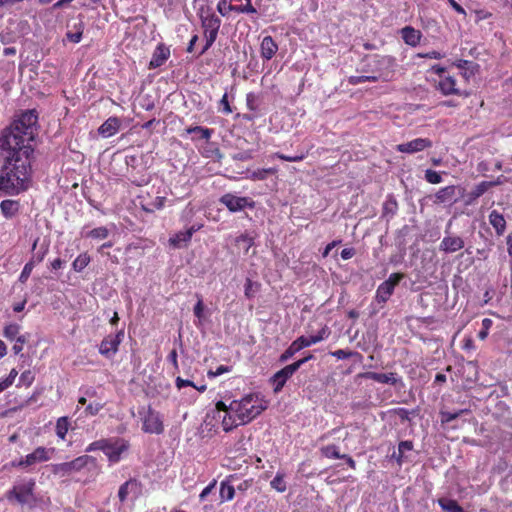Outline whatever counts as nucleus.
Masks as SVG:
<instances>
[{
	"instance_id": "nucleus-50",
	"label": "nucleus",
	"mask_w": 512,
	"mask_h": 512,
	"mask_svg": "<svg viewBox=\"0 0 512 512\" xmlns=\"http://www.w3.org/2000/svg\"><path fill=\"white\" fill-rule=\"evenodd\" d=\"M425 180L430 184H439L442 182V177L439 172L432 169H427L425 171Z\"/></svg>"
},
{
	"instance_id": "nucleus-45",
	"label": "nucleus",
	"mask_w": 512,
	"mask_h": 512,
	"mask_svg": "<svg viewBox=\"0 0 512 512\" xmlns=\"http://www.w3.org/2000/svg\"><path fill=\"white\" fill-rule=\"evenodd\" d=\"M34 267H35L34 261H28L25 264V266L23 267V269H22V271L20 273V276L18 278V281L21 284H25L28 281V279H29V277H30Z\"/></svg>"
},
{
	"instance_id": "nucleus-52",
	"label": "nucleus",
	"mask_w": 512,
	"mask_h": 512,
	"mask_svg": "<svg viewBox=\"0 0 512 512\" xmlns=\"http://www.w3.org/2000/svg\"><path fill=\"white\" fill-rule=\"evenodd\" d=\"M34 379H35L34 373L31 370H26L21 373L19 381H20V384H23L26 387H29L34 382Z\"/></svg>"
},
{
	"instance_id": "nucleus-31",
	"label": "nucleus",
	"mask_w": 512,
	"mask_h": 512,
	"mask_svg": "<svg viewBox=\"0 0 512 512\" xmlns=\"http://www.w3.org/2000/svg\"><path fill=\"white\" fill-rule=\"evenodd\" d=\"M413 442L410 440L401 441L398 444V453L393 452L392 458H395L398 465H402V463L405 461V453L408 451L413 450Z\"/></svg>"
},
{
	"instance_id": "nucleus-18",
	"label": "nucleus",
	"mask_w": 512,
	"mask_h": 512,
	"mask_svg": "<svg viewBox=\"0 0 512 512\" xmlns=\"http://www.w3.org/2000/svg\"><path fill=\"white\" fill-rule=\"evenodd\" d=\"M361 377L373 380L378 383L382 384H390V385H396L398 382L401 381L400 378H397V374L390 372V373H378V372H365L360 374Z\"/></svg>"
},
{
	"instance_id": "nucleus-56",
	"label": "nucleus",
	"mask_w": 512,
	"mask_h": 512,
	"mask_svg": "<svg viewBox=\"0 0 512 512\" xmlns=\"http://www.w3.org/2000/svg\"><path fill=\"white\" fill-rule=\"evenodd\" d=\"M27 342V338L24 335H20L16 338V342L12 347L15 354H19L23 350L24 344Z\"/></svg>"
},
{
	"instance_id": "nucleus-63",
	"label": "nucleus",
	"mask_w": 512,
	"mask_h": 512,
	"mask_svg": "<svg viewBox=\"0 0 512 512\" xmlns=\"http://www.w3.org/2000/svg\"><path fill=\"white\" fill-rule=\"evenodd\" d=\"M18 375V372L16 369H12L9 373V375L6 377V379L2 380L4 382V384H6L7 387H10L14 381H15V378L17 377Z\"/></svg>"
},
{
	"instance_id": "nucleus-5",
	"label": "nucleus",
	"mask_w": 512,
	"mask_h": 512,
	"mask_svg": "<svg viewBox=\"0 0 512 512\" xmlns=\"http://www.w3.org/2000/svg\"><path fill=\"white\" fill-rule=\"evenodd\" d=\"M96 459L89 455L79 456L72 461L53 464L51 471L54 475L59 477H67L73 473L80 472L89 463L95 464Z\"/></svg>"
},
{
	"instance_id": "nucleus-58",
	"label": "nucleus",
	"mask_w": 512,
	"mask_h": 512,
	"mask_svg": "<svg viewBox=\"0 0 512 512\" xmlns=\"http://www.w3.org/2000/svg\"><path fill=\"white\" fill-rule=\"evenodd\" d=\"M219 105L222 106V112L224 114L228 115L233 112V110L229 104L227 93H224V95L222 96V98L219 101Z\"/></svg>"
},
{
	"instance_id": "nucleus-24",
	"label": "nucleus",
	"mask_w": 512,
	"mask_h": 512,
	"mask_svg": "<svg viewBox=\"0 0 512 512\" xmlns=\"http://www.w3.org/2000/svg\"><path fill=\"white\" fill-rule=\"evenodd\" d=\"M494 185L491 181H482L477 184L467 195L465 205H472L479 197H481L490 187Z\"/></svg>"
},
{
	"instance_id": "nucleus-46",
	"label": "nucleus",
	"mask_w": 512,
	"mask_h": 512,
	"mask_svg": "<svg viewBox=\"0 0 512 512\" xmlns=\"http://www.w3.org/2000/svg\"><path fill=\"white\" fill-rule=\"evenodd\" d=\"M104 407L105 403L92 402L86 405L84 412L86 416H96Z\"/></svg>"
},
{
	"instance_id": "nucleus-28",
	"label": "nucleus",
	"mask_w": 512,
	"mask_h": 512,
	"mask_svg": "<svg viewBox=\"0 0 512 512\" xmlns=\"http://www.w3.org/2000/svg\"><path fill=\"white\" fill-rule=\"evenodd\" d=\"M453 66L461 70V74L466 80H469L472 76L475 75L476 68L478 67V65L473 61L463 59L455 61Z\"/></svg>"
},
{
	"instance_id": "nucleus-16",
	"label": "nucleus",
	"mask_w": 512,
	"mask_h": 512,
	"mask_svg": "<svg viewBox=\"0 0 512 512\" xmlns=\"http://www.w3.org/2000/svg\"><path fill=\"white\" fill-rule=\"evenodd\" d=\"M200 226H191L189 229L185 231H179L174 236L170 237L169 243L174 248H181L190 242L193 234L198 231Z\"/></svg>"
},
{
	"instance_id": "nucleus-54",
	"label": "nucleus",
	"mask_w": 512,
	"mask_h": 512,
	"mask_svg": "<svg viewBox=\"0 0 512 512\" xmlns=\"http://www.w3.org/2000/svg\"><path fill=\"white\" fill-rule=\"evenodd\" d=\"M232 371V367L231 366H226V365H220L216 368V370H209L207 372V376L209 378H215L217 376H220L224 373H229Z\"/></svg>"
},
{
	"instance_id": "nucleus-9",
	"label": "nucleus",
	"mask_w": 512,
	"mask_h": 512,
	"mask_svg": "<svg viewBox=\"0 0 512 512\" xmlns=\"http://www.w3.org/2000/svg\"><path fill=\"white\" fill-rule=\"evenodd\" d=\"M142 430L149 434H162L164 424L159 412L155 411L151 405H148L145 415L142 418Z\"/></svg>"
},
{
	"instance_id": "nucleus-14",
	"label": "nucleus",
	"mask_w": 512,
	"mask_h": 512,
	"mask_svg": "<svg viewBox=\"0 0 512 512\" xmlns=\"http://www.w3.org/2000/svg\"><path fill=\"white\" fill-rule=\"evenodd\" d=\"M457 186L449 185L446 187L440 188L434 195L433 203L436 205L449 203L450 205L456 202Z\"/></svg>"
},
{
	"instance_id": "nucleus-43",
	"label": "nucleus",
	"mask_w": 512,
	"mask_h": 512,
	"mask_svg": "<svg viewBox=\"0 0 512 512\" xmlns=\"http://www.w3.org/2000/svg\"><path fill=\"white\" fill-rule=\"evenodd\" d=\"M236 244L238 246H241L243 247L245 253H247L249 251V249L254 245V239L253 237H251L249 234L247 233H244V234H241L240 236H238L235 240Z\"/></svg>"
},
{
	"instance_id": "nucleus-62",
	"label": "nucleus",
	"mask_w": 512,
	"mask_h": 512,
	"mask_svg": "<svg viewBox=\"0 0 512 512\" xmlns=\"http://www.w3.org/2000/svg\"><path fill=\"white\" fill-rule=\"evenodd\" d=\"M178 355L176 349H173L167 356V360L172 364L175 370H178Z\"/></svg>"
},
{
	"instance_id": "nucleus-49",
	"label": "nucleus",
	"mask_w": 512,
	"mask_h": 512,
	"mask_svg": "<svg viewBox=\"0 0 512 512\" xmlns=\"http://www.w3.org/2000/svg\"><path fill=\"white\" fill-rule=\"evenodd\" d=\"M493 325V321L490 319V318H484L482 320V328L481 330L478 332V338L480 340H485L489 334V330L491 329Z\"/></svg>"
},
{
	"instance_id": "nucleus-25",
	"label": "nucleus",
	"mask_w": 512,
	"mask_h": 512,
	"mask_svg": "<svg viewBox=\"0 0 512 512\" xmlns=\"http://www.w3.org/2000/svg\"><path fill=\"white\" fill-rule=\"evenodd\" d=\"M39 240V237H37L32 245L33 254L29 261H34V265L41 263L49 252L48 242H43L40 244L39 248H37Z\"/></svg>"
},
{
	"instance_id": "nucleus-1",
	"label": "nucleus",
	"mask_w": 512,
	"mask_h": 512,
	"mask_svg": "<svg viewBox=\"0 0 512 512\" xmlns=\"http://www.w3.org/2000/svg\"><path fill=\"white\" fill-rule=\"evenodd\" d=\"M38 114L26 110L0 132V191L14 195L28 189L31 178V143L37 135Z\"/></svg>"
},
{
	"instance_id": "nucleus-59",
	"label": "nucleus",
	"mask_w": 512,
	"mask_h": 512,
	"mask_svg": "<svg viewBox=\"0 0 512 512\" xmlns=\"http://www.w3.org/2000/svg\"><path fill=\"white\" fill-rule=\"evenodd\" d=\"M66 38L71 43H79L82 39L81 32H74L72 30H68L66 32Z\"/></svg>"
},
{
	"instance_id": "nucleus-48",
	"label": "nucleus",
	"mask_w": 512,
	"mask_h": 512,
	"mask_svg": "<svg viewBox=\"0 0 512 512\" xmlns=\"http://www.w3.org/2000/svg\"><path fill=\"white\" fill-rule=\"evenodd\" d=\"M330 354L341 360V359H348V358H351L353 356H359L361 357V355L358 353V352H355V351H350V350H344V349H339V350H335V351H332L330 352Z\"/></svg>"
},
{
	"instance_id": "nucleus-47",
	"label": "nucleus",
	"mask_w": 512,
	"mask_h": 512,
	"mask_svg": "<svg viewBox=\"0 0 512 512\" xmlns=\"http://www.w3.org/2000/svg\"><path fill=\"white\" fill-rule=\"evenodd\" d=\"M469 410L463 409L456 412H447V411H441V421L443 423H449L455 419H457L461 414L467 413Z\"/></svg>"
},
{
	"instance_id": "nucleus-37",
	"label": "nucleus",
	"mask_w": 512,
	"mask_h": 512,
	"mask_svg": "<svg viewBox=\"0 0 512 512\" xmlns=\"http://www.w3.org/2000/svg\"><path fill=\"white\" fill-rule=\"evenodd\" d=\"M276 173H277V168H275V167L257 169L250 174L249 179H251L253 181L265 180L269 174L273 175Z\"/></svg>"
},
{
	"instance_id": "nucleus-38",
	"label": "nucleus",
	"mask_w": 512,
	"mask_h": 512,
	"mask_svg": "<svg viewBox=\"0 0 512 512\" xmlns=\"http://www.w3.org/2000/svg\"><path fill=\"white\" fill-rule=\"evenodd\" d=\"M321 454L330 459H340L343 454H340L339 447L335 444H330L323 446L321 449Z\"/></svg>"
},
{
	"instance_id": "nucleus-36",
	"label": "nucleus",
	"mask_w": 512,
	"mask_h": 512,
	"mask_svg": "<svg viewBox=\"0 0 512 512\" xmlns=\"http://www.w3.org/2000/svg\"><path fill=\"white\" fill-rule=\"evenodd\" d=\"M109 234V229L104 226H101L88 231L85 234V237L93 240H104L108 238Z\"/></svg>"
},
{
	"instance_id": "nucleus-39",
	"label": "nucleus",
	"mask_w": 512,
	"mask_h": 512,
	"mask_svg": "<svg viewBox=\"0 0 512 512\" xmlns=\"http://www.w3.org/2000/svg\"><path fill=\"white\" fill-rule=\"evenodd\" d=\"M229 9H234V12L241 14L254 15L257 14L256 8L252 5L251 0H245V4L230 6Z\"/></svg>"
},
{
	"instance_id": "nucleus-51",
	"label": "nucleus",
	"mask_w": 512,
	"mask_h": 512,
	"mask_svg": "<svg viewBox=\"0 0 512 512\" xmlns=\"http://www.w3.org/2000/svg\"><path fill=\"white\" fill-rule=\"evenodd\" d=\"M106 448H107V439H100V440L90 443L86 447L85 451L93 452V451L101 450V451L105 452Z\"/></svg>"
},
{
	"instance_id": "nucleus-23",
	"label": "nucleus",
	"mask_w": 512,
	"mask_h": 512,
	"mask_svg": "<svg viewBox=\"0 0 512 512\" xmlns=\"http://www.w3.org/2000/svg\"><path fill=\"white\" fill-rule=\"evenodd\" d=\"M140 488V483L135 478H130L126 482H124L118 490V498L121 503H124L127 500V497L130 493H137Z\"/></svg>"
},
{
	"instance_id": "nucleus-26",
	"label": "nucleus",
	"mask_w": 512,
	"mask_h": 512,
	"mask_svg": "<svg viewBox=\"0 0 512 512\" xmlns=\"http://www.w3.org/2000/svg\"><path fill=\"white\" fill-rule=\"evenodd\" d=\"M402 39L407 45L417 46L420 43L422 34L419 30L411 26H406L401 30Z\"/></svg>"
},
{
	"instance_id": "nucleus-33",
	"label": "nucleus",
	"mask_w": 512,
	"mask_h": 512,
	"mask_svg": "<svg viewBox=\"0 0 512 512\" xmlns=\"http://www.w3.org/2000/svg\"><path fill=\"white\" fill-rule=\"evenodd\" d=\"M379 79L388 80L387 77H384L381 73H378L373 75L350 76L348 78V83L351 85H358L364 82H376Z\"/></svg>"
},
{
	"instance_id": "nucleus-15",
	"label": "nucleus",
	"mask_w": 512,
	"mask_h": 512,
	"mask_svg": "<svg viewBox=\"0 0 512 512\" xmlns=\"http://www.w3.org/2000/svg\"><path fill=\"white\" fill-rule=\"evenodd\" d=\"M49 459V451L45 447H37L32 453L27 454L24 459L20 460L19 466H31Z\"/></svg>"
},
{
	"instance_id": "nucleus-4",
	"label": "nucleus",
	"mask_w": 512,
	"mask_h": 512,
	"mask_svg": "<svg viewBox=\"0 0 512 512\" xmlns=\"http://www.w3.org/2000/svg\"><path fill=\"white\" fill-rule=\"evenodd\" d=\"M330 335V330L327 326H324L321 330L318 331L316 335H312L309 337L300 336L296 340H294L290 346L280 355L279 361L281 363L286 362L288 359L293 357L300 350L309 347L313 344L321 342L322 340L328 338Z\"/></svg>"
},
{
	"instance_id": "nucleus-17",
	"label": "nucleus",
	"mask_w": 512,
	"mask_h": 512,
	"mask_svg": "<svg viewBox=\"0 0 512 512\" xmlns=\"http://www.w3.org/2000/svg\"><path fill=\"white\" fill-rule=\"evenodd\" d=\"M465 242L463 238L459 236H445L440 245L439 249L445 253H454L464 248Z\"/></svg>"
},
{
	"instance_id": "nucleus-42",
	"label": "nucleus",
	"mask_w": 512,
	"mask_h": 512,
	"mask_svg": "<svg viewBox=\"0 0 512 512\" xmlns=\"http://www.w3.org/2000/svg\"><path fill=\"white\" fill-rule=\"evenodd\" d=\"M244 294L247 299H252L255 296V293L260 288V283L253 282L250 278L246 279L245 286H244Z\"/></svg>"
},
{
	"instance_id": "nucleus-22",
	"label": "nucleus",
	"mask_w": 512,
	"mask_h": 512,
	"mask_svg": "<svg viewBox=\"0 0 512 512\" xmlns=\"http://www.w3.org/2000/svg\"><path fill=\"white\" fill-rule=\"evenodd\" d=\"M120 126H121V121L118 117H109L98 128V133L103 137H111L119 131Z\"/></svg>"
},
{
	"instance_id": "nucleus-20",
	"label": "nucleus",
	"mask_w": 512,
	"mask_h": 512,
	"mask_svg": "<svg viewBox=\"0 0 512 512\" xmlns=\"http://www.w3.org/2000/svg\"><path fill=\"white\" fill-rule=\"evenodd\" d=\"M261 99L260 96L254 92H249L246 94V106L249 111L253 112V114H243L242 118L246 121H253L257 113L260 109Z\"/></svg>"
},
{
	"instance_id": "nucleus-55",
	"label": "nucleus",
	"mask_w": 512,
	"mask_h": 512,
	"mask_svg": "<svg viewBox=\"0 0 512 512\" xmlns=\"http://www.w3.org/2000/svg\"><path fill=\"white\" fill-rule=\"evenodd\" d=\"M272 157H276L280 160L287 161V162H299L302 161L305 158V155H296V156H288L280 152H276L272 155Z\"/></svg>"
},
{
	"instance_id": "nucleus-12",
	"label": "nucleus",
	"mask_w": 512,
	"mask_h": 512,
	"mask_svg": "<svg viewBox=\"0 0 512 512\" xmlns=\"http://www.w3.org/2000/svg\"><path fill=\"white\" fill-rule=\"evenodd\" d=\"M433 143L428 138H416L409 142L398 144L396 150L401 153L413 154L431 148Z\"/></svg>"
},
{
	"instance_id": "nucleus-64",
	"label": "nucleus",
	"mask_w": 512,
	"mask_h": 512,
	"mask_svg": "<svg viewBox=\"0 0 512 512\" xmlns=\"http://www.w3.org/2000/svg\"><path fill=\"white\" fill-rule=\"evenodd\" d=\"M356 251L354 248H344L341 251V258L343 260L351 259L355 255Z\"/></svg>"
},
{
	"instance_id": "nucleus-41",
	"label": "nucleus",
	"mask_w": 512,
	"mask_h": 512,
	"mask_svg": "<svg viewBox=\"0 0 512 512\" xmlns=\"http://www.w3.org/2000/svg\"><path fill=\"white\" fill-rule=\"evenodd\" d=\"M235 488L227 484L225 481L221 482L220 485V497L222 501H230L234 498Z\"/></svg>"
},
{
	"instance_id": "nucleus-57",
	"label": "nucleus",
	"mask_w": 512,
	"mask_h": 512,
	"mask_svg": "<svg viewBox=\"0 0 512 512\" xmlns=\"http://www.w3.org/2000/svg\"><path fill=\"white\" fill-rule=\"evenodd\" d=\"M405 277L403 273L397 272L392 273L385 282L387 284H391L394 288L399 284V282Z\"/></svg>"
},
{
	"instance_id": "nucleus-34",
	"label": "nucleus",
	"mask_w": 512,
	"mask_h": 512,
	"mask_svg": "<svg viewBox=\"0 0 512 512\" xmlns=\"http://www.w3.org/2000/svg\"><path fill=\"white\" fill-rule=\"evenodd\" d=\"M69 427H70V422H69V418L67 416H62V417L58 418L56 421V427H55L56 435L61 440H65L67 432L69 430Z\"/></svg>"
},
{
	"instance_id": "nucleus-3",
	"label": "nucleus",
	"mask_w": 512,
	"mask_h": 512,
	"mask_svg": "<svg viewBox=\"0 0 512 512\" xmlns=\"http://www.w3.org/2000/svg\"><path fill=\"white\" fill-rule=\"evenodd\" d=\"M201 27L203 29V36L205 38V45L199 52V56L204 55L215 43L218 33L222 24L220 17L211 9L202 10L199 14Z\"/></svg>"
},
{
	"instance_id": "nucleus-35",
	"label": "nucleus",
	"mask_w": 512,
	"mask_h": 512,
	"mask_svg": "<svg viewBox=\"0 0 512 512\" xmlns=\"http://www.w3.org/2000/svg\"><path fill=\"white\" fill-rule=\"evenodd\" d=\"M91 262V257L87 252L79 254L72 263L75 272H82Z\"/></svg>"
},
{
	"instance_id": "nucleus-40",
	"label": "nucleus",
	"mask_w": 512,
	"mask_h": 512,
	"mask_svg": "<svg viewBox=\"0 0 512 512\" xmlns=\"http://www.w3.org/2000/svg\"><path fill=\"white\" fill-rule=\"evenodd\" d=\"M270 485L277 492L283 493L287 489L286 482L284 480V474L281 472H277L275 477L271 480Z\"/></svg>"
},
{
	"instance_id": "nucleus-27",
	"label": "nucleus",
	"mask_w": 512,
	"mask_h": 512,
	"mask_svg": "<svg viewBox=\"0 0 512 512\" xmlns=\"http://www.w3.org/2000/svg\"><path fill=\"white\" fill-rule=\"evenodd\" d=\"M489 223L495 229L498 236L503 235L506 229V220L500 212L492 210L489 214Z\"/></svg>"
},
{
	"instance_id": "nucleus-19",
	"label": "nucleus",
	"mask_w": 512,
	"mask_h": 512,
	"mask_svg": "<svg viewBox=\"0 0 512 512\" xmlns=\"http://www.w3.org/2000/svg\"><path fill=\"white\" fill-rule=\"evenodd\" d=\"M443 95H460V89L457 87L456 79L453 76L442 77L436 85Z\"/></svg>"
},
{
	"instance_id": "nucleus-32",
	"label": "nucleus",
	"mask_w": 512,
	"mask_h": 512,
	"mask_svg": "<svg viewBox=\"0 0 512 512\" xmlns=\"http://www.w3.org/2000/svg\"><path fill=\"white\" fill-rule=\"evenodd\" d=\"M394 287L391 284L382 282L376 290V300L379 303H385L394 292Z\"/></svg>"
},
{
	"instance_id": "nucleus-44",
	"label": "nucleus",
	"mask_w": 512,
	"mask_h": 512,
	"mask_svg": "<svg viewBox=\"0 0 512 512\" xmlns=\"http://www.w3.org/2000/svg\"><path fill=\"white\" fill-rule=\"evenodd\" d=\"M20 326L16 323H10L4 327L3 335L9 339L13 340L17 338L16 336L19 334Z\"/></svg>"
},
{
	"instance_id": "nucleus-13",
	"label": "nucleus",
	"mask_w": 512,
	"mask_h": 512,
	"mask_svg": "<svg viewBox=\"0 0 512 512\" xmlns=\"http://www.w3.org/2000/svg\"><path fill=\"white\" fill-rule=\"evenodd\" d=\"M170 54V48L164 43H159L152 54L148 68L156 69L161 67L168 60Z\"/></svg>"
},
{
	"instance_id": "nucleus-7",
	"label": "nucleus",
	"mask_w": 512,
	"mask_h": 512,
	"mask_svg": "<svg viewBox=\"0 0 512 512\" xmlns=\"http://www.w3.org/2000/svg\"><path fill=\"white\" fill-rule=\"evenodd\" d=\"M219 203L224 205L230 212L236 213L245 208L253 209L255 201L250 197L237 196L233 193H226L219 198Z\"/></svg>"
},
{
	"instance_id": "nucleus-2",
	"label": "nucleus",
	"mask_w": 512,
	"mask_h": 512,
	"mask_svg": "<svg viewBox=\"0 0 512 512\" xmlns=\"http://www.w3.org/2000/svg\"><path fill=\"white\" fill-rule=\"evenodd\" d=\"M215 408L218 417L222 418L223 430L229 432L259 416L267 408V403L259 394L251 393L239 400L231 401L229 405L218 401Z\"/></svg>"
},
{
	"instance_id": "nucleus-30",
	"label": "nucleus",
	"mask_w": 512,
	"mask_h": 512,
	"mask_svg": "<svg viewBox=\"0 0 512 512\" xmlns=\"http://www.w3.org/2000/svg\"><path fill=\"white\" fill-rule=\"evenodd\" d=\"M186 133L187 134H196L197 137L196 138H192V140H205V141H209L210 138L212 137L213 133H214V130L211 129V128H207V127H203V126H190L188 128H186Z\"/></svg>"
},
{
	"instance_id": "nucleus-11",
	"label": "nucleus",
	"mask_w": 512,
	"mask_h": 512,
	"mask_svg": "<svg viewBox=\"0 0 512 512\" xmlns=\"http://www.w3.org/2000/svg\"><path fill=\"white\" fill-rule=\"evenodd\" d=\"M129 443L122 438L107 439V448L104 454L107 456L109 462L117 463L120 461L124 452L128 451Z\"/></svg>"
},
{
	"instance_id": "nucleus-10",
	"label": "nucleus",
	"mask_w": 512,
	"mask_h": 512,
	"mask_svg": "<svg viewBox=\"0 0 512 512\" xmlns=\"http://www.w3.org/2000/svg\"><path fill=\"white\" fill-rule=\"evenodd\" d=\"M124 339V330H119L116 334L105 336L100 345L99 353L107 359H111L118 352L119 346Z\"/></svg>"
},
{
	"instance_id": "nucleus-53",
	"label": "nucleus",
	"mask_w": 512,
	"mask_h": 512,
	"mask_svg": "<svg viewBox=\"0 0 512 512\" xmlns=\"http://www.w3.org/2000/svg\"><path fill=\"white\" fill-rule=\"evenodd\" d=\"M231 3L230 0H220L217 4V11L222 16H227L229 12L234 11V9H229L230 6H233Z\"/></svg>"
},
{
	"instance_id": "nucleus-21",
	"label": "nucleus",
	"mask_w": 512,
	"mask_h": 512,
	"mask_svg": "<svg viewBox=\"0 0 512 512\" xmlns=\"http://www.w3.org/2000/svg\"><path fill=\"white\" fill-rule=\"evenodd\" d=\"M278 51V44L271 36H265L260 44V55L263 60H271Z\"/></svg>"
},
{
	"instance_id": "nucleus-61",
	"label": "nucleus",
	"mask_w": 512,
	"mask_h": 512,
	"mask_svg": "<svg viewBox=\"0 0 512 512\" xmlns=\"http://www.w3.org/2000/svg\"><path fill=\"white\" fill-rule=\"evenodd\" d=\"M194 315L197 317V318H202L203 317V311H204V304H203V300L201 297H199L196 305L194 306Z\"/></svg>"
},
{
	"instance_id": "nucleus-60",
	"label": "nucleus",
	"mask_w": 512,
	"mask_h": 512,
	"mask_svg": "<svg viewBox=\"0 0 512 512\" xmlns=\"http://www.w3.org/2000/svg\"><path fill=\"white\" fill-rule=\"evenodd\" d=\"M418 57L420 58H429V59H442L444 57V54L433 50L427 53H419Z\"/></svg>"
},
{
	"instance_id": "nucleus-29",
	"label": "nucleus",
	"mask_w": 512,
	"mask_h": 512,
	"mask_svg": "<svg viewBox=\"0 0 512 512\" xmlns=\"http://www.w3.org/2000/svg\"><path fill=\"white\" fill-rule=\"evenodd\" d=\"M1 213L6 219L16 216L20 209V203L17 200L6 199L0 203Z\"/></svg>"
},
{
	"instance_id": "nucleus-6",
	"label": "nucleus",
	"mask_w": 512,
	"mask_h": 512,
	"mask_svg": "<svg viewBox=\"0 0 512 512\" xmlns=\"http://www.w3.org/2000/svg\"><path fill=\"white\" fill-rule=\"evenodd\" d=\"M313 358L312 354L307 355L306 357L297 360L296 362L289 364L277 371L271 378V381L274 385V392H280L285 386L287 380L306 362Z\"/></svg>"
},
{
	"instance_id": "nucleus-8",
	"label": "nucleus",
	"mask_w": 512,
	"mask_h": 512,
	"mask_svg": "<svg viewBox=\"0 0 512 512\" xmlns=\"http://www.w3.org/2000/svg\"><path fill=\"white\" fill-rule=\"evenodd\" d=\"M35 481L30 479L24 483L14 485L11 490L6 493L9 501L15 500L19 504H26L33 497Z\"/></svg>"
}]
</instances>
